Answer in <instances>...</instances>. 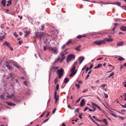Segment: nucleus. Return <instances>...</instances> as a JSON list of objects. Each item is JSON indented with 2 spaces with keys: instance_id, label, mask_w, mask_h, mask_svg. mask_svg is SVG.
<instances>
[{
  "instance_id": "nucleus-4",
  "label": "nucleus",
  "mask_w": 126,
  "mask_h": 126,
  "mask_svg": "<svg viewBox=\"0 0 126 126\" xmlns=\"http://www.w3.org/2000/svg\"><path fill=\"white\" fill-rule=\"evenodd\" d=\"M35 34V38H39L40 40L42 39V38H43V36H44V33L42 32H35L34 33Z\"/></svg>"
},
{
  "instance_id": "nucleus-48",
  "label": "nucleus",
  "mask_w": 126,
  "mask_h": 126,
  "mask_svg": "<svg viewBox=\"0 0 126 126\" xmlns=\"http://www.w3.org/2000/svg\"><path fill=\"white\" fill-rule=\"evenodd\" d=\"M45 115V112H43L42 114L40 115V118H43L44 117V115Z\"/></svg>"
},
{
  "instance_id": "nucleus-34",
  "label": "nucleus",
  "mask_w": 126,
  "mask_h": 126,
  "mask_svg": "<svg viewBox=\"0 0 126 126\" xmlns=\"http://www.w3.org/2000/svg\"><path fill=\"white\" fill-rule=\"evenodd\" d=\"M72 41H71V39H70V40H69L67 42H66V45H67V46H68V45H69V44H71V42H72Z\"/></svg>"
},
{
  "instance_id": "nucleus-21",
  "label": "nucleus",
  "mask_w": 126,
  "mask_h": 126,
  "mask_svg": "<svg viewBox=\"0 0 126 126\" xmlns=\"http://www.w3.org/2000/svg\"><path fill=\"white\" fill-rule=\"evenodd\" d=\"M122 3L121 2H114L113 3V4H115L116 5H118V6H121V4Z\"/></svg>"
},
{
  "instance_id": "nucleus-6",
  "label": "nucleus",
  "mask_w": 126,
  "mask_h": 126,
  "mask_svg": "<svg viewBox=\"0 0 126 126\" xmlns=\"http://www.w3.org/2000/svg\"><path fill=\"white\" fill-rule=\"evenodd\" d=\"M48 50L49 51H51V52L53 53V54H54V55H57L58 54V48L55 47H49Z\"/></svg>"
},
{
  "instance_id": "nucleus-30",
  "label": "nucleus",
  "mask_w": 126,
  "mask_h": 126,
  "mask_svg": "<svg viewBox=\"0 0 126 126\" xmlns=\"http://www.w3.org/2000/svg\"><path fill=\"white\" fill-rule=\"evenodd\" d=\"M86 35H79L77 36V39H81V38H83L84 37H86Z\"/></svg>"
},
{
  "instance_id": "nucleus-13",
  "label": "nucleus",
  "mask_w": 126,
  "mask_h": 126,
  "mask_svg": "<svg viewBox=\"0 0 126 126\" xmlns=\"http://www.w3.org/2000/svg\"><path fill=\"white\" fill-rule=\"evenodd\" d=\"M84 105H85V99H83L81 101L80 106L81 107H84Z\"/></svg>"
},
{
  "instance_id": "nucleus-56",
  "label": "nucleus",
  "mask_w": 126,
  "mask_h": 126,
  "mask_svg": "<svg viewBox=\"0 0 126 126\" xmlns=\"http://www.w3.org/2000/svg\"><path fill=\"white\" fill-rule=\"evenodd\" d=\"M23 42V41L22 40H20L19 41V45H21V44H22V42Z\"/></svg>"
},
{
  "instance_id": "nucleus-55",
  "label": "nucleus",
  "mask_w": 126,
  "mask_h": 126,
  "mask_svg": "<svg viewBox=\"0 0 126 126\" xmlns=\"http://www.w3.org/2000/svg\"><path fill=\"white\" fill-rule=\"evenodd\" d=\"M89 69H90V68H89L88 67H87L86 69V72H88V70H89Z\"/></svg>"
},
{
  "instance_id": "nucleus-18",
  "label": "nucleus",
  "mask_w": 126,
  "mask_h": 126,
  "mask_svg": "<svg viewBox=\"0 0 126 126\" xmlns=\"http://www.w3.org/2000/svg\"><path fill=\"white\" fill-rule=\"evenodd\" d=\"M1 99H4V100H7V98H6V95H5V94H3L0 96Z\"/></svg>"
},
{
  "instance_id": "nucleus-26",
  "label": "nucleus",
  "mask_w": 126,
  "mask_h": 126,
  "mask_svg": "<svg viewBox=\"0 0 126 126\" xmlns=\"http://www.w3.org/2000/svg\"><path fill=\"white\" fill-rule=\"evenodd\" d=\"M118 61H120L121 62H124L125 59L122 57L120 56L118 58H117Z\"/></svg>"
},
{
  "instance_id": "nucleus-47",
  "label": "nucleus",
  "mask_w": 126,
  "mask_h": 126,
  "mask_svg": "<svg viewBox=\"0 0 126 126\" xmlns=\"http://www.w3.org/2000/svg\"><path fill=\"white\" fill-rule=\"evenodd\" d=\"M79 111V109L76 108V109L75 110V113H76V112L78 113Z\"/></svg>"
},
{
  "instance_id": "nucleus-24",
  "label": "nucleus",
  "mask_w": 126,
  "mask_h": 126,
  "mask_svg": "<svg viewBox=\"0 0 126 126\" xmlns=\"http://www.w3.org/2000/svg\"><path fill=\"white\" fill-rule=\"evenodd\" d=\"M3 45H4V46H6V47H9V43L7 42V41H5L3 43Z\"/></svg>"
},
{
  "instance_id": "nucleus-62",
  "label": "nucleus",
  "mask_w": 126,
  "mask_h": 126,
  "mask_svg": "<svg viewBox=\"0 0 126 126\" xmlns=\"http://www.w3.org/2000/svg\"><path fill=\"white\" fill-rule=\"evenodd\" d=\"M49 121V119H46L44 121H43V123H47Z\"/></svg>"
},
{
  "instance_id": "nucleus-10",
  "label": "nucleus",
  "mask_w": 126,
  "mask_h": 126,
  "mask_svg": "<svg viewBox=\"0 0 126 126\" xmlns=\"http://www.w3.org/2000/svg\"><path fill=\"white\" fill-rule=\"evenodd\" d=\"M93 106H94V107H97V108L99 110V111H100V112H104V111H103V110H102V109H101V107H100V106H99V105H98L97 104H95L94 103H92Z\"/></svg>"
},
{
  "instance_id": "nucleus-12",
  "label": "nucleus",
  "mask_w": 126,
  "mask_h": 126,
  "mask_svg": "<svg viewBox=\"0 0 126 126\" xmlns=\"http://www.w3.org/2000/svg\"><path fill=\"white\" fill-rule=\"evenodd\" d=\"M103 41H104V42L106 43V42H113V41H114V39H113V38H105L103 39Z\"/></svg>"
},
{
  "instance_id": "nucleus-39",
  "label": "nucleus",
  "mask_w": 126,
  "mask_h": 126,
  "mask_svg": "<svg viewBox=\"0 0 126 126\" xmlns=\"http://www.w3.org/2000/svg\"><path fill=\"white\" fill-rule=\"evenodd\" d=\"M106 84H103L102 85H100V87L101 88H102V89H104V88H105V86H106Z\"/></svg>"
},
{
  "instance_id": "nucleus-37",
  "label": "nucleus",
  "mask_w": 126,
  "mask_h": 126,
  "mask_svg": "<svg viewBox=\"0 0 126 126\" xmlns=\"http://www.w3.org/2000/svg\"><path fill=\"white\" fill-rule=\"evenodd\" d=\"M103 122L105 124V126H107L108 125V121H107V119H104L103 120Z\"/></svg>"
},
{
  "instance_id": "nucleus-14",
  "label": "nucleus",
  "mask_w": 126,
  "mask_h": 126,
  "mask_svg": "<svg viewBox=\"0 0 126 126\" xmlns=\"http://www.w3.org/2000/svg\"><path fill=\"white\" fill-rule=\"evenodd\" d=\"M60 56H61V57L62 58V60H61V62H63V60H65V56H64V54L61 53L60 54Z\"/></svg>"
},
{
  "instance_id": "nucleus-52",
  "label": "nucleus",
  "mask_w": 126,
  "mask_h": 126,
  "mask_svg": "<svg viewBox=\"0 0 126 126\" xmlns=\"http://www.w3.org/2000/svg\"><path fill=\"white\" fill-rule=\"evenodd\" d=\"M47 49H48V47H47L46 46H44L43 50L44 51H45Z\"/></svg>"
},
{
  "instance_id": "nucleus-50",
  "label": "nucleus",
  "mask_w": 126,
  "mask_h": 126,
  "mask_svg": "<svg viewBox=\"0 0 126 126\" xmlns=\"http://www.w3.org/2000/svg\"><path fill=\"white\" fill-rule=\"evenodd\" d=\"M87 110H89L88 107H86L85 109H84V112H86Z\"/></svg>"
},
{
  "instance_id": "nucleus-22",
  "label": "nucleus",
  "mask_w": 126,
  "mask_h": 126,
  "mask_svg": "<svg viewBox=\"0 0 126 126\" xmlns=\"http://www.w3.org/2000/svg\"><path fill=\"white\" fill-rule=\"evenodd\" d=\"M102 64L101 63L98 64L97 65L94 67V69H97V68H100V67H101Z\"/></svg>"
},
{
  "instance_id": "nucleus-40",
  "label": "nucleus",
  "mask_w": 126,
  "mask_h": 126,
  "mask_svg": "<svg viewBox=\"0 0 126 126\" xmlns=\"http://www.w3.org/2000/svg\"><path fill=\"white\" fill-rule=\"evenodd\" d=\"M60 88V85L59 84H57L56 86V90L57 91H59V88Z\"/></svg>"
},
{
  "instance_id": "nucleus-64",
  "label": "nucleus",
  "mask_w": 126,
  "mask_h": 126,
  "mask_svg": "<svg viewBox=\"0 0 126 126\" xmlns=\"http://www.w3.org/2000/svg\"><path fill=\"white\" fill-rule=\"evenodd\" d=\"M124 97H125V101H126V93H125Z\"/></svg>"
},
{
  "instance_id": "nucleus-53",
  "label": "nucleus",
  "mask_w": 126,
  "mask_h": 126,
  "mask_svg": "<svg viewBox=\"0 0 126 126\" xmlns=\"http://www.w3.org/2000/svg\"><path fill=\"white\" fill-rule=\"evenodd\" d=\"M8 48H9V49H10V50L11 51H13V48L10 47V45L9 46Z\"/></svg>"
},
{
  "instance_id": "nucleus-15",
  "label": "nucleus",
  "mask_w": 126,
  "mask_h": 126,
  "mask_svg": "<svg viewBox=\"0 0 126 126\" xmlns=\"http://www.w3.org/2000/svg\"><path fill=\"white\" fill-rule=\"evenodd\" d=\"M5 36V35L4 34V33H1L0 34V41H1V40H3Z\"/></svg>"
},
{
  "instance_id": "nucleus-49",
  "label": "nucleus",
  "mask_w": 126,
  "mask_h": 126,
  "mask_svg": "<svg viewBox=\"0 0 126 126\" xmlns=\"http://www.w3.org/2000/svg\"><path fill=\"white\" fill-rule=\"evenodd\" d=\"M23 83H24V85H25V86H27V82L25 81H24Z\"/></svg>"
},
{
  "instance_id": "nucleus-5",
  "label": "nucleus",
  "mask_w": 126,
  "mask_h": 126,
  "mask_svg": "<svg viewBox=\"0 0 126 126\" xmlns=\"http://www.w3.org/2000/svg\"><path fill=\"white\" fill-rule=\"evenodd\" d=\"M75 59V56L73 54H70L67 57V63H69Z\"/></svg>"
},
{
  "instance_id": "nucleus-8",
  "label": "nucleus",
  "mask_w": 126,
  "mask_h": 126,
  "mask_svg": "<svg viewBox=\"0 0 126 126\" xmlns=\"http://www.w3.org/2000/svg\"><path fill=\"white\" fill-rule=\"evenodd\" d=\"M110 114H111V115H112L113 117H114L115 118H118H118H119L120 119H121V120H125V118H124V117L118 116V115H116V114H114V113L112 111H110Z\"/></svg>"
},
{
  "instance_id": "nucleus-9",
  "label": "nucleus",
  "mask_w": 126,
  "mask_h": 126,
  "mask_svg": "<svg viewBox=\"0 0 126 126\" xmlns=\"http://www.w3.org/2000/svg\"><path fill=\"white\" fill-rule=\"evenodd\" d=\"M6 66L8 69H11L12 67L11 66V63L10 62H5Z\"/></svg>"
},
{
  "instance_id": "nucleus-2",
  "label": "nucleus",
  "mask_w": 126,
  "mask_h": 126,
  "mask_svg": "<svg viewBox=\"0 0 126 126\" xmlns=\"http://www.w3.org/2000/svg\"><path fill=\"white\" fill-rule=\"evenodd\" d=\"M6 99H12L16 103H19L20 100H18L17 98H16L15 95L14 94H12L11 95L7 94L6 95Z\"/></svg>"
},
{
  "instance_id": "nucleus-27",
  "label": "nucleus",
  "mask_w": 126,
  "mask_h": 126,
  "mask_svg": "<svg viewBox=\"0 0 126 126\" xmlns=\"http://www.w3.org/2000/svg\"><path fill=\"white\" fill-rule=\"evenodd\" d=\"M119 25V24H118V23H114L115 26L113 28L112 31H115V30H116V29L117 28V25Z\"/></svg>"
},
{
  "instance_id": "nucleus-29",
  "label": "nucleus",
  "mask_w": 126,
  "mask_h": 126,
  "mask_svg": "<svg viewBox=\"0 0 126 126\" xmlns=\"http://www.w3.org/2000/svg\"><path fill=\"white\" fill-rule=\"evenodd\" d=\"M7 104L8 105V106H16V104L11 102H7Z\"/></svg>"
},
{
  "instance_id": "nucleus-20",
  "label": "nucleus",
  "mask_w": 126,
  "mask_h": 126,
  "mask_svg": "<svg viewBox=\"0 0 126 126\" xmlns=\"http://www.w3.org/2000/svg\"><path fill=\"white\" fill-rule=\"evenodd\" d=\"M25 37H28V35H30V32L26 31L25 32Z\"/></svg>"
},
{
  "instance_id": "nucleus-43",
  "label": "nucleus",
  "mask_w": 126,
  "mask_h": 126,
  "mask_svg": "<svg viewBox=\"0 0 126 126\" xmlns=\"http://www.w3.org/2000/svg\"><path fill=\"white\" fill-rule=\"evenodd\" d=\"M56 111H57V108H54V109L53 111L52 114H55Z\"/></svg>"
},
{
  "instance_id": "nucleus-35",
  "label": "nucleus",
  "mask_w": 126,
  "mask_h": 126,
  "mask_svg": "<svg viewBox=\"0 0 126 126\" xmlns=\"http://www.w3.org/2000/svg\"><path fill=\"white\" fill-rule=\"evenodd\" d=\"M7 4H6V6H9L10 4H11V0H9L7 1Z\"/></svg>"
},
{
  "instance_id": "nucleus-32",
  "label": "nucleus",
  "mask_w": 126,
  "mask_h": 126,
  "mask_svg": "<svg viewBox=\"0 0 126 126\" xmlns=\"http://www.w3.org/2000/svg\"><path fill=\"white\" fill-rule=\"evenodd\" d=\"M59 82V78L57 77L54 80V83L56 85H57V83Z\"/></svg>"
},
{
  "instance_id": "nucleus-46",
  "label": "nucleus",
  "mask_w": 126,
  "mask_h": 126,
  "mask_svg": "<svg viewBox=\"0 0 126 126\" xmlns=\"http://www.w3.org/2000/svg\"><path fill=\"white\" fill-rule=\"evenodd\" d=\"M87 91H88V89H86L84 90L83 91V93H85V92H87Z\"/></svg>"
},
{
  "instance_id": "nucleus-42",
  "label": "nucleus",
  "mask_w": 126,
  "mask_h": 126,
  "mask_svg": "<svg viewBox=\"0 0 126 126\" xmlns=\"http://www.w3.org/2000/svg\"><path fill=\"white\" fill-rule=\"evenodd\" d=\"M14 66H15V67H17V68H20V67H19V66H18L17 64H14Z\"/></svg>"
},
{
  "instance_id": "nucleus-23",
  "label": "nucleus",
  "mask_w": 126,
  "mask_h": 126,
  "mask_svg": "<svg viewBox=\"0 0 126 126\" xmlns=\"http://www.w3.org/2000/svg\"><path fill=\"white\" fill-rule=\"evenodd\" d=\"M5 3H6V0H2L1 1V4L3 6H5Z\"/></svg>"
},
{
  "instance_id": "nucleus-63",
  "label": "nucleus",
  "mask_w": 126,
  "mask_h": 126,
  "mask_svg": "<svg viewBox=\"0 0 126 126\" xmlns=\"http://www.w3.org/2000/svg\"><path fill=\"white\" fill-rule=\"evenodd\" d=\"M93 67V64H91L90 66V69H91Z\"/></svg>"
},
{
  "instance_id": "nucleus-31",
  "label": "nucleus",
  "mask_w": 126,
  "mask_h": 126,
  "mask_svg": "<svg viewBox=\"0 0 126 126\" xmlns=\"http://www.w3.org/2000/svg\"><path fill=\"white\" fill-rule=\"evenodd\" d=\"M115 73L114 72H112L111 73V74H110L108 77L107 78H111V77H112V76H113V75H114Z\"/></svg>"
},
{
  "instance_id": "nucleus-1",
  "label": "nucleus",
  "mask_w": 126,
  "mask_h": 126,
  "mask_svg": "<svg viewBox=\"0 0 126 126\" xmlns=\"http://www.w3.org/2000/svg\"><path fill=\"white\" fill-rule=\"evenodd\" d=\"M77 64V62H75L71 69V74L69 75L70 77H71V76H72L73 75L76 74V71H75V69Z\"/></svg>"
},
{
  "instance_id": "nucleus-57",
  "label": "nucleus",
  "mask_w": 126,
  "mask_h": 126,
  "mask_svg": "<svg viewBox=\"0 0 126 126\" xmlns=\"http://www.w3.org/2000/svg\"><path fill=\"white\" fill-rule=\"evenodd\" d=\"M66 46V44H64V45L62 46V49H64V48H65Z\"/></svg>"
},
{
  "instance_id": "nucleus-33",
  "label": "nucleus",
  "mask_w": 126,
  "mask_h": 126,
  "mask_svg": "<svg viewBox=\"0 0 126 126\" xmlns=\"http://www.w3.org/2000/svg\"><path fill=\"white\" fill-rule=\"evenodd\" d=\"M81 48V46L80 45H79L76 48H75V50H76V51H80V49Z\"/></svg>"
},
{
  "instance_id": "nucleus-25",
  "label": "nucleus",
  "mask_w": 126,
  "mask_h": 126,
  "mask_svg": "<svg viewBox=\"0 0 126 126\" xmlns=\"http://www.w3.org/2000/svg\"><path fill=\"white\" fill-rule=\"evenodd\" d=\"M67 50H68V49L66 48V50L64 51H63L62 53L63 54L64 56H65V55H67V54H68V52H66Z\"/></svg>"
},
{
  "instance_id": "nucleus-45",
  "label": "nucleus",
  "mask_w": 126,
  "mask_h": 126,
  "mask_svg": "<svg viewBox=\"0 0 126 126\" xmlns=\"http://www.w3.org/2000/svg\"><path fill=\"white\" fill-rule=\"evenodd\" d=\"M13 35H14V36H15V37H18V35L17 34V33L16 32H14Z\"/></svg>"
},
{
  "instance_id": "nucleus-44",
  "label": "nucleus",
  "mask_w": 126,
  "mask_h": 126,
  "mask_svg": "<svg viewBox=\"0 0 126 126\" xmlns=\"http://www.w3.org/2000/svg\"><path fill=\"white\" fill-rule=\"evenodd\" d=\"M41 30H44V28H45V25H41Z\"/></svg>"
},
{
  "instance_id": "nucleus-58",
  "label": "nucleus",
  "mask_w": 126,
  "mask_h": 126,
  "mask_svg": "<svg viewBox=\"0 0 126 126\" xmlns=\"http://www.w3.org/2000/svg\"><path fill=\"white\" fill-rule=\"evenodd\" d=\"M80 98H78V100L76 101V103L77 104V103H78V102H79V101H80Z\"/></svg>"
},
{
  "instance_id": "nucleus-61",
  "label": "nucleus",
  "mask_w": 126,
  "mask_h": 126,
  "mask_svg": "<svg viewBox=\"0 0 126 126\" xmlns=\"http://www.w3.org/2000/svg\"><path fill=\"white\" fill-rule=\"evenodd\" d=\"M50 116V112H48L47 114L46 115V118H48V117H49Z\"/></svg>"
},
{
  "instance_id": "nucleus-51",
  "label": "nucleus",
  "mask_w": 126,
  "mask_h": 126,
  "mask_svg": "<svg viewBox=\"0 0 126 126\" xmlns=\"http://www.w3.org/2000/svg\"><path fill=\"white\" fill-rule=\"evenodd\" d=\"M104 4H113V3L107 2L106 3H105Z\"/></svg>"
},
{
  "instance_id": "nucleus-60",
  "label": "nucleus",
  "mask_w": 126,
  "mask_h": 126,
  "mask_svg": "<svg viewBox=\"0 0 126 126\" xmlns=\"http://www.w3.org/2000/svg\"><path fill=\"white\" fill-rule=\"evenodd\" d=\"M122 8H123V9H124L125 10H126V6H123Z\"/></svg>"
},
{
  "instance_id": "nucleus-19",
  "label": "nucleus",
  "mask_w": 126,
  "mask_h": 126,
  "mask_svg": "<svg viewBox=\"0 0 126 126\" xmlns=\"http://www.w3.org/2000/svg\"><path fill=\"white\" fill-rule=\"evenodd\" d=\"M120 30H121V31H126V27H125L124 26H122L120 27Z\"/></svg>"
},
{
  "instance_id": "nucleus-38",
  "label": "nucleus",
  "mask_w": 126,
  "mask_h": 126,
  "mask_svg": "<svg viewBox=\"0 0 126 126\" xmlns=\"http://www.w3.org/2000/svg\"><path fill=\"white\" fill-rule=\"evenodd\" d=\"M75 86L78 89H79L80 88V85L78 84H76Z\"/></svg>"
},
{
  "instance_id": "nucleus-54",
  "label": "nucleus",
  "mask_w": 126,
  "mask_h": 126,
  "mask_svg": "<svg viewBox=\"0 0 126 126\" xmlns=\"http://www.w3.org/2000/svg\"><path fill=\"white\" fill-rule=\"evenodd\" d=\"M0 28H1V29H3V28H4V25L2 24L1 25Z\"/></svg>"
},
{
  "instance_id": "nucleus-41",
  "label": "nucleus",
  "mask_w": 126,
  "mask_h": 126,
  "mask_svg": "<svg viewBox=\"0 0 126 126\" xmlns=\"http://www.w3.org/2000/svg\"><path fill=\"white\" fill-rule=\"evenodd\" d=\"M104 94L105 98H106V99H107L108 97H109V96L108 95V94H106V93H104Z\"/></svg>"
},
{
  "instance_id": "nucleus-59",
  "label": "nucleus",
  "mask_w": 126,
  "mask_h": 126,
  "mask_svg": "<svg viewBox=\"0 0 126 126\" xmlns=\"http://www.w3.org/2000/svg\"><path fill=\"white\" fill-rule=\"evenodd\" d=\"M121 106L123 108H126V104H125V105L121 104Z\"/></svg>"
},
{
  "instance_id": "nucleus-7",
  "label": "nucleus",
  "mask_w": 126,
  "mask_h": 126,
  "mask_svg": "<svg viewBox=\"0 0 126 126\" xmlns=\"http://www.w3.org/2000/svg\"><path fill=\"white\" fill-rule=\"evenodd\" d=\"M107 42H105V40H96L94 42V44L97 45V46H101L102 44H106Z\"/></svg>"
},
{
  "instance_id": "nucleus-16",
  "label": "nucleus",
  "mask_w": 126,
  "mask_h": 126,
  "mask_svg": "<svg viewBox=\"0 0 126 126\" xmlns=\"http://www.w3.org/2000/svg\"><path fill=\"white\" fill-rule=\"evenodd\" d=\"M79 63L80 64L82 63V62L84 61V57H81L79 58Z\"/></svg>"
},
{
  "instance_id": "nucleus-28",
  "label": "nucleus",
  "mask_w": 126,
  "mask_h": 126,
  "mask_svg": "<svg viewBox=\"0 0 126 126\" xmlns=\"http://www.w3.org/2000/svg\"><path fill=\"white\" fill-rule=\"evenodd\" d=\"M69 81V79L68 78H65L63 81V83H67Z\"/></svg>"
},
{
  "instance_id": "nucleus-11",
  "label": "nucleus",
  "mask_w": 126,
  "mask_h": 126,
  "mask_svg": "<svg viewBox=\"0 0 126 126\" xmlns=\"http://www.w3.org/2000/svg\"><path fill=\"white\" fill-rule=\"evenodd\" d=\"M54 98L55 100V103H57V102H58V100L59 99V95H57V91H55Z\"/></svg>"
},
{
  "instance_id": "nucleus-3",
  "label": "nucleus",
  "mask_w": 126,
  "mask_h": 126,
  "mask_svg": "<svg viewBox=\"0 0 126 126\" xmlns=\"http://www.w3.org/2000/svg\"><path fill=\"white\" fill-rule=\"evenodd\" d=\"M63 68L58 69L57 73L58 75V77L61 79L63 75Z\"/></svg>"
},
{
  "instance_id": "nucleus-17",
  "label": "nucleus",
  "mask_w": 126,
  "mask_h": 126,
  "mask_svg": "<svg viewBox=\"0 0 126 126\" xmlns=\"http://www.w3.org/2000/svg\"><path fill=\"white\" fill-rule=\"evenodd\" d=\"M124 46V42L123 41L119 42L117 44V47H121Z\"/></svg>"
},
{
  "instance_id": "nucleus-36",
  "label": "nucleus",
  "mask_w": 126,
  "mask_h": 126,
  "mask_svg": "<svg viewBox=\"0 0 126 126\" xmlns=\"http://www.w3.org/2000/svg\"><path fill=\"white\" fill-rule=\"evenodd\" d=\"M58 68H59V66H55V67L53 66L51 68V69H52L53 70H57Z\"/></svg>"
}]
</instances>
